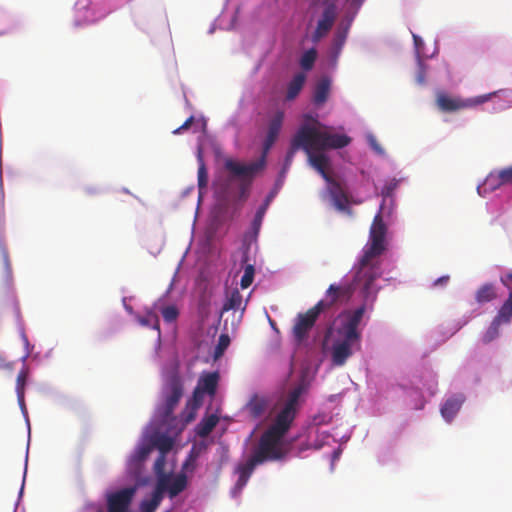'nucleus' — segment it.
Here are the masks:
<instances>
[{
  "instance_id": "423d86ee",
  "label": "nucleus",
  "mask_w": 512,
  "mask_h": 512,
  "mask_svg": "<svg viewBox=\"0 0 512 512\" xmlns=\"http://www.w3.org/2000/svg\"><path fill=\"white\" fill-rule=\"evenodd\" d=\"M326 307L325 301L320 300L306 312L297 314L292 327V336L297 344L303 343L308 338L309 332Z\"/></svg>"
},
{
  "instance_id": "c9c22d12",
  "label": "nucleus",
  "mask_w": 512,
  "mask_h": 512,
  "mask_svg": "<svg viewBox=\"0 0 512 512\" xmlns=\"http://www.w3.org/2000/svg\"><path fill=\"white\" fill-rule=\"evenodd\" d=\"M229 344H230V337L227 334H221L219 336L218 343L215 347L214 357L216 359L221 357L224 354L227 347L229 346Z\"/></svg>"
},
{
  "instance_id": "f257e3e1",
  "label": "nucleus",
  "mask_w": 512,
  "mask_h": 512,
  "mask_svg": "<svg viewBox=\"0 0 512 512\" xmlns=\"http://www.w3.org/2000/svg\"><path fill=\"white\" fill-rule=\"evenodd\" d=\"M387 226L381 213H377L370 227L369 243L365 246L354 282L361 286L365 298L374 293V282L381 275L378 258L386 249L385 237Z\"/></svg>"
},
{
  "instance_id": "37998d69",
  "label": "nucleus",
  "mask_w": 512,
  "mask_h": 512,
  "mask_svg": "<svg viewBox=\"0 0 512 512\" xmlns=\"http://www.w3.org/2000/svg\"><path fill=\"white\" fill-rule=\"evenodd\" d=\"M501 283L508 289L512 287V272H508L500 278Z\"/></svg>"
},
{
  "instance_id": "7c9ffc66",
  "label": "nucleus",
  "mask_w": 512,
  "mask_h": 512,
  "mask_svg": "<svg viewBox=\"0 0 512 512\" xmlns=\"http://www.w3.org/2000/svg\"><path fill=\"white\" fill-rule=\"evenodd\" d=\"M501 325L502 324H500L498 321L493 319L492 322L490 323L489 327L483 334V337H482L483 343L488 344L491 341L495 340L499 336Z\"/></svg>"
},
{
  "instance_id": "6ab92c4d",
  "label": "nucleus",
  "mask_w": 512,
  "mask_h": 512,
  "mask_svg": "<svg viewBox=\"0 0 512 512\" xmlns=\"http://www.w3.org/2000/svg\"><path fill=\"white\" fill-rule=\"evenodd\" d=\"M219 381L218 372H208L200 376L197 387L200 388L205 394L214 396L217 390Z\"/></svg>"
},
{
  "instance_id": "49530a36",
  "label": "nucleus",
  "mask_w": 512,
  "mask_h": 512,
  "mask_svg": "<svg viewBox=\"0 0 512 512\" xmlns=\"http://www.w3.org/2000/svg\"><path fill=\"white\" fill-rule=\"evenodd\" d=\"M332 333H333V329H332V327H329L324 335L323 346H325L328 343V340L331 337Z\"/></svg>"
},
{
  "instance_id": "2f4dec72",
  "label": "nucleus",
  "mask_w": 512,
  "mask_h": 512,
  "mask_svg": "<svg viewBox=\"0 0 512 512\" xmlns=\"http://www.w3.org/2000/svg\"><path fill=\"white\" fill-rule=\"evenodd\" d=\"M138 322L142 326L151 327L160 332L159 318L154 312H148L146 316L138 317Z\"/></svg>"
},
{
  "instance_id": "0eeeda50",
  "label": "nucleus",
  "mask_w": 512,
  "mask_h": 512,
  "mask_svg": "<svg viewBox=\"0 0 512 512\" xmlns=\"http://www.w3.org/2000/svg\"><path fill=\"white\" fill-rule=\"evenodd\" d=\"M183 391L184 388L181 379L176 375L171 376L164 387V403L159 411L164 420H168L172 416L183 396Z\"/></svg>"
},
{
  "instance_id": "6e6552de",
  "label": "nucleus",
  "mask_w": 512,
  "mask_h": 512,
  "mask_svg": "<svg viewBox=\"0 0 512 512\" xmlns=\"http://www.w3.org/2000/svg\"><path fill=\"white\" fill-rule=\"evenodd\" d=\"M282 438L276 437L273 433L265 431L261 436L257 448L252 455L261 460V464L267 460H278L282 457V452L278 444Z\"/></svg>"
},
{
  "instance_id": "9b49d317",
  "label": "nucleus",
  "mask_w": 512,
  "mask_h": 512,
  "mask_svg": "<svg viewBox=\"0 0 512 512\" xmlns=\"http://www.w3.org/2000/svg\"><path fill=\"white\" fill-rule=\"evenodd\" d=\"M296 409H292L287 406H283V408L276 415L273 424L267 429V431L276 435V437H284V435L290 429V426L295 419Z\"/></svg>"
},
{
  "instance_id": "4c0bfd02",
  "label": "nucleus",
  "mask_w": 512,
  "mask_h": 512,
  "mask_svg": "<svg viewBox=\"0 0 512 512\" xmlns=\"http://www.w3.org/2000/svg\"><path fill=\"white\" fill-rule=\"evenodd\" d=\"M502 185L505 183L500 179L499 171L490 173L485 180V186L490 190H496Z\"/></svg>"
},
{
  "instance_id": "5701e85b",
  "label": "nucleus",
  "mask_w": 512,
  "mask_h": 512,
  "mask_svg": "<svg viewBox=\"0 0 512 512\" xmlns=\"http://www.w3.org/2000/svg\"><path fill=\"white\" fill-rule=\"evenodd\" d=\"M219 422V417L216 414H210L201 419L196 426V434L201 437H207Z\"/></svg>"
},
{
  "instance_id": "2eb2a0df",
  "label": "nucleus",
  "mask_w": 512,
  "mask_h": 512,
  "mask_svg": "<svg viewBox=\"0 0 512 512\" xmlns=\"http://www.w3.org/2000/svg\"><path fill=\"white\" fill-rule=\"evenodd\" d=\"M204 395L205 393L196 386L193 391L192 398L187 401L186 407L183 411V418L186 423L195 419L197 410L203 404Z\"/></svg>"
},
{
  "instance_id": "20e7f679",
  "label": "nucleus",
  "mask_w": 512,
  "mask_h": 512,
  "mask_svg": "<svg viewBox=\"0 0 512 512\" xmlns=\"http://www.w3.org/2000/svg\"><path fill=\"white\" fill-rule=\"evenodd\" d=\"M322 125L315 121V125L303 124L301 126L310 149L328 150L340 149L348 146L352 139L346 134H332L327 127L320 129Z\"/></svg>"
},
{
  "instance_id": "a18cd8bd",
  "label": "nucleus",
  "mask_w": 512,
  "mask_h": 512,
  "mask_svg": "<svg viewBox=\"0 0 512 512\" xmlns=\"http://www.w3.org/2000/svg\"><path fill=\"white\" fill-rule=\"evenodd\" d=\"M12 364L7 363L5 358L0 354V369H11Z\"/></svg>"
},
{
  "instance_id": "4468645a",
  "label": "nucleus",
  "mask_w": 512,
  "mask_h": 512,
  "mask_svg": "<svg viewBox=\"0 0 512 512\" xmlns=\"http://www.w3.org/2000/svg\"><path fill=\"white\" fill-rule=\"evenodd\" d=\"M352 294L353 288L351 284H331L326 291V296L329 298V301L325 302L327 305L326 309L340 300H348Z\"/></svg>"
},
{
  "instance_id": "393cba45",
  "label": "nucleus",
  "mask_w": 512,
  "mask_h": 512,
  "mask_svg": "<svg viewBox=\"0 0 512 512\" xmlns=\"http://www.w3.org/2000/svg\"><path fill=\"white\" fill-rule=\"evenodd\" d=\"M306 76L303 73L296 74L287 86L286 100L295 99L302 90Z\"/></svg>"
},
{
  "instance_id": "58836bf2",
  "label": "nucleus",
  "mask_w": 512,
  "mask_h": 512,
  "mask_svg": "<svg viewBox=\"0 0 512 512\" xmlns=\"http://www.w3.org/2000/svg\"><path fill=\"white\" fill-rule=\"evenodd\" d=\"M200 159V166L198 168V185L200 188L205 187L208 182V174L205 167V164L203 163L201 156L199 155Z\"/></svg>"
},
{
  "instance_id": "8fccbe9b",
  "label": "nucleus",
  "mask_w": 512,
  "mask_h": 512,
  "mask_svg": "<svg viewBox=\"0 0 512 512\" xmlns=\"http://www.w3.org/2000/svg\"><path fill=\"white\" fill-rule=\"evenodd\" d=\"M415 44L418 45V42L420 41V38L417 35H413Z\"/></svg>"
},
{
  "instance_id": "ddd939ff",
  "label": "nucleus",
  "mask_w": 512,
  "mask_h": 512,
  "mask_svg": "<svg viewBox=\"0 0 512 512\" xmlns=\"http://www.w3.org/2000/svg\"><path fill=\"white\" fill-rule=\"evenodd\" d=\"M259 464H261V460L256 459L251 454L250 457L246 460V462L241 463L237 466L236 472L238 473L239 477L233 488L234 495L241 493L242 489L245 487L250 476L252 475L255 467Z\"/></svg>"
},
{
  "instance_id": "79ce46f5",
  "label": "nucleus",
  "mask_w": 512,
  "mask_h": 512,
  "mask_svg": "<svg viewBox=\"0 0 512 512\" xmlns=\"http://www.w3.org/2000/svg\"><path fill=\"white\" fill-rule=\"evenodd\" d=\"M194 121V117L193 116H190L180 127H178L177 129H175L173 131L174 134H179L182 130H187L190 128V126L192 125Z\"/></svg>"
},
{
  "instance_id": "1a4fd4ad",
  "label": "nucleus",
  "mask_w": 512,
  "mask_h": 512,
  "mask_svg": "<svg viewBox=\"0 0 512 512\" xmlns=\"http://www.w3.org/2000/svg\"><path fill=\"white\" fill-rule=\"evenodd\" d=\"M487 100L486 96L478 99H462L460 97H453L446 92L440 91L436 95V105L442 112L451 113L463 110L474 105L483 103Z\"/></svg>"
},
{
  "instance_id": "dca6fc26",
  "label": "nucleus",
  "mask_w": 512,
  "mask_h": 512,
  "mask_svg": "<svg viewBox=\"0 0 512 512\" xmlns=\"http://www.w3.org/2000/svg\"><path fill=\"white\" fill-rule=\"evenodd\" d=\"M158 481L164 482L165 491L168 492L170 498L176 497L187 486V477L184 474H178L172 479L167 476H162Z\"/></svg>"
},
{
  "instance_id": "b1692460",
  "label": "nucleus",
  "mask_w": 512,
  "mask_h": 512,
  "mask_svg": "<svg viewBox=\"0 0 512 512\" xmlns=\"http://www.w3.org/2000/svg\"><path fill=\"white\" fill-rule=\"evenodd\" d=\"M502 325L509 324L512 320V290L509 292L507 299L499 308L496 316L493 318Z\"/></svg>"
},
{
  "instance_id": "ea45409f",
  "label": "nucleus",
  "mask_w": 512,
  "mask_h": 512,
  "mask_svg": "<svg viewBox=\"0 0 512 512\" xmlns=\"http://www.w3.org/2000/svg\"><path fill=\"white\" fill-rule=\"evenodd\" d=\"M231 174L235 177V175L233 173H231ZM236 178H239L241 180L240 196H241V198L245 199L247 197L248 188L254 178L239 177V176H236Z\"/></svg>"
},
{
  "instance_id": "f3484780",
  "label": "nucleus",
  "mask_w": 512,
  "mask_h": 512,
  "mask_svg": "<svg viewBox=\"0 0 512 512\" xmlns=\"http://www.w3.org/2000/svg\"><path fill=\"white\" fill-rule=\"evenodd\" d=\"M299 149H302L305 152H309L310 149L308 141L301 127L298 129L296 134L291 139L290 148L285 158V162L287 165H289L292 162L294 154Z\"/></svg>"
},
{
  "instance_id": "72a5a7b5",
  "label": "nucleus",
  "mask_w": 512,
  "mask_h": 512,
  "mask_svg": "<svg viewBox=\"0 0 512 512\" xmlns=\"http://www.w3.org/2000/svg\"><path fill=\"white\" fill-rule=\"evenodd\" d=\"M155 446L162 454L169 452L173 447V440L169 436L160 435L155 440Z\"/></svg>"
},
{
  "instance_id": "a211bd4d",
  "label": "nucleus",
  "mask_w": 512,
  "mask_h": 512,
  "mask_svg": "<svg viewBox=\"0 0 512 512\" xmlns=\"http://www.w3.org/2000/svg\"><path fill=\"white\" fill-rule=\"evenodd\" d=\"M165 492V485L163 481H158L157 485L152 493V496L148 500H143L140 504L141 512H155L163 499V493Z\"/></svg>"
},
{
  "instance_id": "9d476101",
  "label": "nucleus",
  "mask_w": 512,
  "mask_h": 512,
  "mask_svg": "<svg viewBox=\"0 0 512 512\" xmlns=\"http://www.w3.org/2000/svg\"><path fill=\"white\" fill-rule=\"evenodd\" d=\"M134 494L135 488L129 487L108 495V512H126L132 502Z\"/></svg>"
},
{
  "instance_id": "39448f33",
  "label": "nucleus",
  "mask_w": 512,
  "mask_h": 512,
  "mask_svg": "<svg viewBox=\"0 0 512 512\" xmlns=\"http://www.w3.org/2000/svg\"><path fill=\"white\" fill-rule=\"evenodd\" d=\"M323 150L309 149V152H305L308 156L309 163L311 166L328 182L330 187V193L333 198L335 206L339 210L345 208L347 198L344 195L341 186L336 182L328 173L330 166V159L324 153Z\"/></svg>"
},
{
  "instance_id": "09e8293b",
  "label": "nucleus",
  "mask_w": 512,
  "mask_h": 512,
  "mask_svg": "<svg viewBox=\"0 0 512 512\" xmlns=\"http://www.w3.org/2000/svg\"><path fill=\"white\" fill-rule=\"evenodd\" d=\"M371 145H372V147H373L375 150L380 151V149H379L378 145L376 144V142H375L374 140H372V141H371Z\"/></svg>"
},
{
  "instance_id": "c03bdc74",
  "label": "nucleus",
  "mask_w": 512,
  "mask_h": 512,
  "mask_svg": "<svg viewBox=\"0 0 512 512\" xmlns=\"http://www.w3.org/2000/svg\"><path fill=\"white\" fill-rule=\"evenodd\" d=\"M449 280L450 277L448 275L441 276L434 281L433 286H444L449 282Z\"/></svg>"
},
{
  "instance_id": "473e14b6",
  "label": "nucleus",
  "mask_w": 512,
  "mask_h": 512,
  "mask_svg": "<svg viewBox=\"0 0 512 512\" xmlns=\"http://www.w3.org/2000/svg\"><path fill=\"white\" fill-rule=\"evenodd\" d=\"M316 57H317V52L315 49H309L308 51H306L301 59H300V65L301 67L304 69V70H310L312 69L313 65H314V62L316 60Z\"/></svg>"
},
{
  "instance_id": "bb28decb",
  "label": "nucleus",
  "mask_w": 512,
  "mask_h": 512,
  "mask_svg": "<svg viewBox=\"0 0 512 512\" xmlns=\"http://www.w3.org/2000/svg\"><path fill=\"white\" fill-rule=\"evenodd\" d=\"M242 302L243 298L241 293L237 289H234L228 296L227 301L224 303L223 311L238 309L244 310V307H242Z\"/></svg>"
},
{
  "instance_id": "3c124183",
  "label": "nucleus",
  "mask_w": 512,
  "mask_h": 512,
  "mask_svg": "<svg viewBox=\"0 0 512 512\" xmlns=\"http://www.w3.org/2000/svg\"><path fill=\"white\" fill-rule=\"evenodd\" d=\"M4 260H5V263L8 264V254L6 251H4Z\"/></svg>"
},
{
  "instance_id": "cd10ccee",
  "label": "nucleus",
  "mask_w": 512,
  "mask_h": 512,
  "mask_svg": "<svg viewBox=\"0 0 512 512\" xmlns=\"http://www.w3.org/2000/svg\"><path fill=\"white\" fill-rule=\"evenodd\" d=\"M304 391L305 385L303 383L298 384L289 392L287 400L284 405L297 410L299 398Z\"/></svg>"
},
{
  "instance_id": "c756f323",
  "label": "nucleus",
  "mask_w": 512,
  "mask_h": 512,
  "mask_svg": "<svg viewBox=\"0 0 512 512\" xmlns=\"http://www.w3.org/2000/svg\"><path fill=\"white\" fill-rule=\"evenodd\" d=\"M27 380V371L21 370L16 379V393L18 402L21 406H24V389Z\"/></svg>"
},
{
  "instance_id": "412c9836",
  "label": "nucleus",
  "mask_w": 512,
  "mask_h": 512,
  "mask_svg": "<svg viewBox=\"0 0 512 512\" xmlns=\"http://www.w3.org/2000/svg\"><path fill=\"white\" fill-rule=\"evenodd\" d=\"M331 81L327 77L321 78L315 85L313 93V102L320 106L324 104L329 96Z\"/></svg>"
},
{
  "instance_id": "f03ea898",
  "label": "nucleus",
  "mask_w": 512,
  "mask_h": 512,
  "mask_svg": "<svg viewBox=\"0 0 512 512\" xmlns=\"http://www.w3.org/2000/svg\"><path fill=\"white\" fill-rule=\"evenodd\" d=\"M365 310V305H362L341 314V325L336 330L338 338L331 345V362L334 366H343L353 355L354 347L360 345L359 325Z\"/></svg>"
},
{
  "instance_id": "e433bc0d",
  "label": "nucleus",
  "mask_w": 512,
  "mask_h": 512,
  "mask_svg": "<svg viewBox=\"0 0 512 512\" xmlns=\"http://www.w3.org/2000/svg\"><path fill=\"white\" fill-rule=\"evenodd\" d=\"M161 314L163 319L168 322L172 323L177 320L179 316V311L174 305L165 306L161 309Z\"/></svg>"
},
{
  "instance_id": "a878e982",
  "label": "nucleus",
  "mask_w": 512,
  "mask_h": 512,
  "mask_svg": "<svg viewBox=\"0 0 512 512\" xmlns=\"http://www.w3.org/2000/svg\"><path fill=\"white\" fill-rule=\"evenodd\" d=\"M497 294L491 283H486L478 288L475 293V300L478 304H484L496 299Z\"/></svg>"
},
{
  "instance_id": "a19ab883",
  "label": "nucleus",
  "mask_w": 512,
  "mask_h": 512,
  "mask_svg": "<svg viewBox=\"0 0 512 512\" xmlns=\"http://www.w3.org/2000/svg\"><path fill=\"white\" fill-rule=\"evenodd\" d=\"M499 177L505 185L512 184V166L499 170Z\"/></svg>"
},
{
  "instance_id": "de8ad7c7",
  "label": "nucleus",
  "mask_w": 512,
  "mask_h": 512,
  "mask_svg": "<svg viewBox=\"0 0 512 512\" xmlns=\"http://www.w3.org/2000/svg\"><path fill=\"white\" fill-rule=\"evenodd\" d=\"M156 467L157 468H160L162 465H163V457L159 458L157 461H156Z\"/></svg>"
},
{
  "instance_id": "7ed1b4c3",
  "label": "nucleus",
  "mask_w": 512,
  "mask_h": 512,
  "mask_svg": "<svg viewBox=\"0 0 512 512\" xmlns=\"http://www.w3.org/2000/svg\"><path fill=\"white\" fill-rule=\"evenodd\" d=\"M283 119L284 113L277 111L269 121L267 135L263 142L262 155L258 160L249 164H242L233 159H227L224 163L225 169L235 176L254 178L266 165L267 154L278 138Z\"/></svg>"
},
{
  "instance_id": "c85d7f7f",
  "label": "nucleus",
  "mask_w": 512,
  "mask_h": 512,
  "mask_svg": "<svg viewBox=\"0 0 512 512\" xmlns=\"http://www.w3.org/2000/svg\"><path fill=\"white\" fill-rule=\"evenodd\" d=\"M272 197H273L272 194L268 195L266 197L264 203L258 208V210H257V212L255 214V217L253 219V223H252L253 228L255 230H258L260 228V226L262 224V221H263V218H264V215H265V213H266V211L268 209V206H269V204H270V202L272 200Z\"/></svg>"
},
{
  "instance_id": "aec40b11",
  "label": "nucleus",
  "mask_w": 512,
  "mask_h": 512,
  "mask_svg": "<svg viewBox=\"0 0 512 512\" xmlns=\"http://www.w3.org/2000/svg\"><path fill=\"white\" fill-rule=\"evenodd\" d=\"M463 402L464 397L461 395L448 398L441 408L443 418L447 421H451L460 410Z\"/></svg>"
},
{
  "instance_id": "f704fd0d",
  "label": "nucleus",
  "mask_w": 512,
  "mask_h": 512,
  "mask_svg": "<svg viewBox=\"0 0 512 512\" xmlns=\"http://www.w3.org/2000/svg\"><path fill=\"white\" fill-rule=\"evenodd\" d=\"M255 269L252 264H247L244 268V274L241 278L240 285L243 289L248 288L254 280Z\"/></svg>"
},
{
  "instance_id": "4be33fe9",
  "label": "nucleus",
  "mask_w": 512,
  "mask_h": 512,
  "mask_svg": "<svg viewBox=\"0 0 512 512\" xmlns=\"http://www.w3.org/2000/svg\"><path fill=\"white\" fill-rule=\"evenodd\" d=\"M267 408L268 401L264 397L257 395H254L246 405V410L254 419L261 417Z\"/></svg>"
},
{
  "instance_id": "f8f14e48",
  "label": "nucleus",
  "mask_w": 512,
  "mask_h": 512,
  "mask_svg": "<svg viewBox=\"0 0 512 512\" xmlns=\"http://www.w3.org/2000/svg\"><path fill=\"white\" fill-rule=\"evenodd\" d=\"M336 20V6L333 3H329L323 13L321 18L318 20L316 29L312 35L313 42L320 41L323 37H325L329 31L332 29Z\"/></svg>"
}]
</instances>
